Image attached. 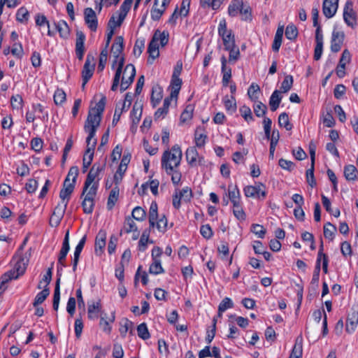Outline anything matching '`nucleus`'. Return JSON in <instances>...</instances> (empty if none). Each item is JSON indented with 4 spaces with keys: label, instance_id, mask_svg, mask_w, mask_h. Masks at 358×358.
I'll return each instance as SVG.
<instances>
[{
    "label": "nucleus",
    "instance_id": "f257e3e1",
    "mask_svg": "<svg viewBox=\"0 0 358 358\" xmlns=\"http://www.w3.org/2000/svg\"><path fill=\"white\" fill-rule=\"evenodd\" d=\"M104 167V164H94L92 166L84 184L82 192L83 199L95 201L101 180L99 175L103 171Z\"/></svg>",
    "mask_w": 358,
    "mask_h": 358
},
{
    "label": "nucleus",
    "instance_id": "f03ea898",
    "mask_svg": "<svg viewBox=\"0 0 358 358\" xmlns=\"http://www.w3.org/2000/svg\"><path fill=\"white\" fill-rule=\"evenodd\" d=\"M29 255L30 253L22 255L21 251L17 252L12 260L13 268L6 272L1 278L0 284L1 285H3L10 280L17 279L20 275L24 274L29 262Z\"/></svg>",
    "mask_w": 358,
    "mask_h": 358
},
{
    "label": "nucleus",
    "instance_id": "7ed1b4c3",
    "mask_svg": "<svg viewBox=\"0 0 358 358\" xmlns=\"http://www.w3.org/2000/svg\"><path fill=\"white\" fill-rule=\"evenodd\" d=\"M123 50V38L117 37L113 43L111 48V54L113 57L112 67H117L113 83L111 87L113 91L117 90L118 87L119 80L122 74V67L124 66V59L122 56Z\"/></svg>",
    "mask_w": 358,
    "mask_h": 358
},
{
    "label": "nucleus",
    "instance_id": "20e7f679",
    "mask_svg": "<svg viewBox=\"0 0 358 358\" xmlns=\"http://www.w3.org/2000/svg\"><path fill=\"white\" fill-rule=\"evenodd\" d=\"M182 150L176 144L170 150H165L162 157V167L167 173H171L180 164L182 159Z\"/></svg>",
    "mask_w": 358,
    "mask_h": 358
},
{
    "label": "nucleus",
    "instance_id": "39448f33",
    "mask_svg": "<svg viewBox=\"0 0 358 358\" xmlns=\"http://www.w3.org/2000/svg\"><path fill=\"white\" fill-rule=\"evenodd\" d=\"M105 101L101 99L94 108H92L88 113L87 118L85 123L84 129L85 132L96 133L101 120V113L104 110Z\"/></svg>",
    "mask_w": 358,
    "mask_h": 358
},
{
    "label": "nucleus",
    "instance_id": "423d86ee",
    "mask_svg": "<svg viewBox=\"0 0 358 358\" xmlns=\"http://www.w3.org/2000/svg\"><path fill=\"white\" fill-rule=\"evenodd\" d=\"M169 34L168 31H160L157 30L148 45V52L149 53L148 62L152 63L154 59L159 55V45L165 46L169 41Z\"/></svg>",
    "mask_w": 358,
    "mask_h": 358
},
{
    "label": "nucleus",
    "instance_id": "0eeeda50",
    "mask_svg": "<svg viewBox=\"0 0 358 358\" xmlns=\"http://www.w3.org/2000/svg\"><path fill=\"white\" fill-rule=\"evenodd\" d=\"M78 174V169L76 166L70 169L68 175L64 180L63 188L62 189L59 197L62 201H69L70 195L73 192L75 187V183Z\"/></svg>",
    "mask_w": 358,
    "mask_h": 358
},
{
    "label": "nucleus",
    "instance_id": "6e6552de",
    "mask_svg": "<svg viewBox=\"0 0 358 358\" xmlns=\"http://www.w3.org/2000/svg\"><path fill=\"white\" fill-rule=\"evenodd\" d=\"M134 0H124L120 10L115 12L108 22V28L115 29L120 27L127 16Z\"/></svg>",
    "mask_w": 358,
    "mask_h": 358
},
{
    "label": "nucleus",
    "instance_id": "1a4fd4ad",
    "mask_svg": "<svg viewBox=\"0 0 358 358\" xmlns=\"http://www.w3.org/2000/svg\"><path fill=\"white\" fill-rule=\"evenodd\" d=\"M136 69L133 64H129L124 68L122 67V74L118 84L121 92H124L129 88L134 81Z\"/></svg>",
    "mask_w": 358,
    "mask_h": 358
},
{
    "label": "nucleus",
    "instance_id": "9d476101",
    "mask_svg": "<svg viewBox=\"0 0 358 358\" xmlns=\"http://www.w3.org/2000/svg\"><path fill=\"white\" fill-rule=\"evenodd\" d=\"M218 34L222 38L225 49H230L236 45L234 35L232 34L231 30L227 29V22L224 18L220 20L218 25Z\"/></svg>",
    "mask_w": 358,
    "mask_h": 358
},
{
    "label": "nucleus",
    "instance_id": "9b49d317",
    "mask_svg": "<svg viewBox=\"0 0 358 358\" xmlns=\"http://www.w3.org/2000/svg\"><path fill=\"white\" fill-rule=\"evenodd\" d=\"M88 136L86 139L87 149L83 156V164L86 165H90L92 164L94 150L96 145V138H95V134L91 132H87Z\"/></svg>",
    "mask_w": 358,
    "mask_h": 358
},
{
    "label": "nucleus",
    "instance_id": "f8f14e48",
    "mask_svg": "<svg viewBox=\"0 0 358 358\" xmlns=\"http://www.w3.org/2000/svg\"><path fill=\"white\" fill-rule=\"evenodd\" d=\"M244 194L247 197L264 199L266 195V187L261 182L248 185L244 188Z\"/></svg>",
    "mask_w": 358,
    "mask_h": 358
},
{
    "label": "nucleus",
    "instance_id": "ddd939ff",
    "mask_svg": "<svg viewBox=\"0 0 358 358\" xmlns=\"http://www.w3.org/2000/svg\"><path fill=\"white\" fill-rule=\"evenodd\" d=\"M190 0H182L180 8H176L174 12L169 17L168 23L175 25L179 18L186 17L189 11Z\"/></svg>",
    "mask_w": 358,
    "mask_h": 358
},
{
    "label": "nucleus",
    "instance_id": "4468645a",
    "mask_svg": "<svg viewBox=\"0 0 358 358\" xmlns=\"http://www.w3.org/2000/svg\"><path fill=\"white\" fill-rule=\"evenodd\" d=\"M185 157L188 164L191 167L205 165L206 161L204 157L199 155L194 147H189L187 149Z\"/></svg>",
    "mask_w": 358,
    "mask_h": 358
},
{
    "label": "nucleus",
    "instance_id": "2eb2a0df",
    "mask_svg": "<svg viewBox=\"0 0 358 358\" xmlns=\"http://www.w3.org/2000/svg\"><path fill=\"white\" fill-rule=\"evenodd\" d=\"M343 20L345 24L351 28H355L357 25V13L354 10L353 3L350 1L345 3L343 9Z\"/></svg>",
    "mask_w": 358,
    "mask_h": 358
},
{
    "label": "nucleus",
    "instance_id": "dca6fc26",
    "mask_svg": "<svg viewBox=\"0 0 358 358\" xmlns=\"http://www.w3.org/2000/svg\"><path fill=\"white\" fill-rule=\"evenodd\" d=\"M171 0H155L150 11L151 18L153 20H159L166 10V6Z\"/></svg>",
    "mask_w": 358,
    "mask_h": 358
},
{
    "label": "nucleus",
    "instance_id": "f3484780",
    "mask_svg": "<svg viewBox=\"0 0 358 358\" xmlns=\"http://www.w3.org/2000/svg\"><path fill=\"white\" fill-rule=\"evenodd\" d=\"M345 38L343 31L334 28L331 34V50L334 52H338L342 47Z\"/></svg>",
    "mask_w": 358,
    "mask_h": 358
},
{
    "label": "nucleus",
    "instance_id": "a211bd4d",
    "mask_svg": "<svg viewBox=\"0 0 358 358\" xmlns=\"http://www.w3.org/2000/svg\"><path fill=\"white\" fill-rule=\"evenodd\" d=\"M94 70V58L90 55H87L82 71L83 76V87L86 85L88 80L93 75Z\"/></svg>",
    "mask_w": 358,
    "mask_h": 358
},
{
    "label": "nucleus",
    "instance_id": "6ab92c4d",
    "mask_svg": "<svg viewBox=\"0 0 358 358\" xmlns=\"http://www.w3.org/2000/svg\"><path fill=\"white\" fill-rule=\"evenodd\" d=\"M84 18L88 28L94 31L97 29L98 21L95 11L91 8H87L84 10Z\"/></svg>",
    "mask_w": 358,
    "mask_h": 358
},
{
    "label": "nucleus",
    "instance_id": "aec40b11",
    "mask_svg": "<svg viewBox=\"0 0 358 358\" xmlns=\"http://www.w3.org/2000/svg\"><path fill=\"white\" fill-rule=\"evenodd\" d=\"M338 0H324L322 11L327 18L334 17L338 10Z\"/></svg>",
    "mask_w": 358,
    "mask_h": 358
},
{
    "label": "nucleus",
    "instance_id": "412c9836",
    "mask_svg": "<svg viewBox=\"0 0 358 358\" xmlns=\"http://www.w3.org/2000/svg\"><path fill=\"white\" fill-rule=\"evenodd\" d=\"M358 324V310L352 308L348 313L346 320V331L351 334L354 332Z\"/></svg>",
    "mask_w": 358,
    "mask_h": 358
},
{
    "label": "nucleus",
    "instance_id": "4be33fe9",
    "mask_svg": "<svg viewBox=\"0 0 358 358\" xmlns=\"http://www.w3.org/2000/svg\"><path fill=\"white\" fill-rule=\"evenodd\" d=\"M115 319V313H111L110 316H107L106 313H101L99 325L102 330L107 333L110 334L111 331V326L110 324L114 322Z\"/></svg>",
    "mask_w": 358,
    "mask_h": 358
},
{
    "label": "nucleus",
    "instance_id": "5701e85b",
    "mask_svg": "<svg viewBox=\"0 0 358 358\" xmlns=\"http://www.w3.org/2000/svg\"><path fill=\"white\" fill-rule=\"evenodd\" d=\"M106 232L103 230L99 231L96 235L94 250L97 255H101L103 253L106 246Z\"/></svg>",
    "mask_w": 358,
    "mask_h": 358
},
{
    "label": "nucleus",
    "instance_id": "b1692460",
    "mask_svg": "<svg viewBox=\"0 0 358 358\" xmlns=\"http://www.w3.org/2000/svg\"><path fill=\"white\" fill-rule=\"evenodd\" d=\"M207 141L206 131L203 127H197L194 132V143L197 148H203Z\"/></svg>",
    "mask_w": 358,
    "mask_h": 358
},
{
    "label": "nucleus",
    "instance_id": "393cba45",
    "mask_svg": "<svg viewBox=\"0 0 358 358\" xmlns=\"http://www.w3.org/2000/svg\"><path fill=\"white\" fill-rule=\"evenodd\" d=\"M221 63H222V73L223 75L222 77V84L224 86H227L230 82V79L231 77V69L229 66L227 65V58L224 56L221 57Z\"/></svg>",
    "mask_w": 358,
    "mask_h": 358
},
{
    "label": "nucleus",
    "instance_id": "a878e982",
    "mask_svg": "<svg viewBox=\"0 0 358 358\" xmlns=\"http://www.w3.org/2000/svg\"><path fill=\"white\" fill-rule=\"evenodd\" d=\"M181 85L182 80L180 77H172L170 85L171 94L169 97L176 101Z\"/></svg>",
    "mask_w": 358,
    "mask_h": 358
},
{
    "label": "nucleus",
    "instance_id": "bb28decb",
    "mask_svg": "<svg viewBox=\"0 0 358 358\" xmlns=\"http://www.w3.org/2000/svg\"><path fill=\"white\" fill-rule=\"evenodd\" d=\"M69 231L66 233L65 237L62 243V247L59 252L58 263L64 265V261L66 259V257L69 251Z\"/></svg>",
    "mask_w": 358,
    "mask_h": 358
},
{
    "label": "nucleus",
    "instance_id": "cd10ccee",
    "mask_svg": "<svg viewBox=\"0 0 358 358\" xmlns=\"http://www.w3.org/2000/svg\"><path fill=\"white\" fill-rule=\"evenodd\" d=\"M303 354V338L298 336L295 340L294 345L289 358H302Z\"/></svg>",
    "mask_w": 358,
    "mask_h": 358
},
{
    "label": "nucleus",
    "instance_id": "c85d7f7f",
    "mask_svg": "<svg viewBox=\"0 0 358 358\" xmlns=\"http://www.w3.org/2000/svg\"><path fill=\"white\" fill-rule=\"evenodd\" d=\"M172 101L173 99H171V98L169 97H166L164 100L163 106L162 108H158L157 111L155 113L154 116L155 120H162L166 117L169 112L170 103Z\"/></svg>",
    "mask_w": 358,
    "mask_h": 358
},
{
    "label": "nucleus",
    "instance_id": "c756f323",
    "mask_svg": "<svg viewBox=\"0 0 358 358\" xmlns=\"http://www.w3.org/2000/svg\"><path fill=\"white\" fill-rule=\"evenodd\" d=\"M86 236H84L79 241L78 245H76L74 253H73V270L76 271L77 268V265L78 263L80 255L84 248L85 243L86 242Z\"/></svg>",
    "mask_w": 358,
    "mask_h": 358
},
{
    "label": "nucleus",
    "instance_id": "7c9ffc66",
    "mask_svg": "<svg viewBox=\"0 0 358 358\" xmlns=\"http://www.w3.org/2000/svg\"><path fill=\"white\" fill-rule=\"evenodd\" d=\"M101 303L99 301H93L92 303L89 304L87 308L88 317L90 320L97 319L101 312Z\"/></svg>",
    "mask_w": 358,
    "mask_h": 358
},
{
    "label": "nucleus",
    "instance_id": "2f4dec72",
    "mask_svg": "<svg viewBox=\"0 0 358 358\" xmlns=\"http://www.w3.org/2000/svg\"><path fill=\"white\" fill-rule=\"evenodd\" d=\"M163 97V89L159 85L152 87L151 94V103L153 107H156L161 101Z\"/></svg>",
    "mask_w": 358,
    "mask_h": 358
},
{
    "label": "nucleus",
    "instance_id": "473e14b6",
    "mask_svg": "<svg viewBox=\"0 0 358 358\" xmlns=\"http://www.w3.org/2000/svg\"><path fill=\"white\" fill-rule=\"evenodd\" d=\"M158 215V206L155 201H152L149 208V224L150 227L153 228L155 225V221L157 220Z\"/></svg>",
    "mask_w": 358,
    "mask_h": 358
},
{
    "label": "nucleus",
    "instance_id": "72a5a7b5",
    "mask_svg": "<svg viewBox=\"0 0 358 358\" xmlns=\"http://www.w3.org/2000/svg\"><path fill=\"white\" fill-rule=\"evenodd\" d=\"M243 4L242 0H232L228 7V14L231 17L237 16Z\"/></svg>",
    "mask_w": 358,
    "mask_h": 358
},
{
    "label": "nucleus",
    "instance_id": "f704fd0d",
    "mask_svg": "<svg viewBox=\"0 0 358 358\" xmlns=\"http://www.w3.org/2000/svg\"><path fill=\"white\" fill-rule=\"evenodd\" d=\"M119 194H120V189L119 187L117 185H115L113 187L110 192L108 202H107V207L108 209H112L114 206L115 205L116 202L118 200L119 198Z\"/></svg>",
    "mask_w": 358,
    "mask_h": 358
},
{
    "label": "nucleus",
    "instance_id": "c9c22d12",
    "mask_svg": "<svg viewBox=\"0 0 358 358\" xmlns=\"http://www.w3.org/2000/svg\"><path fill=\"white\" fill-rule=\"evenodd\" d=\"M142 105L139 103H135L131 112V119L133 124H137L139 122L142 115Z\"/></svg>",
    "mask_w": 358,
    "mask_h": 358
},
{
    "label": "nucleus",
    "instance_id": "e433bc0d",
    "mask_svg": "<svg viewBox=\"0 0 358 358\" xmlns=\"http://www.w3.org/2000/svg\"><path fill=\"white\" fill-rule=\"evenodd\" d=\"M281 100L282 96L280 95V92L279 90H275L271 94L269 100V106L272 111L277 110Z\"/></svg>",
    "mask_w": 358,
    "mask_h": 358
},
{
    "label": "nucleus",
    "instance_id": "4c0bfd02",
    "mask_svg": "<svg viewBox=\"0 0 358 358\" xmlns=\"http://www.w3.org/2000/svg\"><path fill=\"white\" fill-rule=\"evenodd\" d=\"M283 32V27H279L275 32L274 41L272 45L273 50L275 52H278L281 46Z\"/></svg>",
    "mask_w": 358,
    "mask_h": 358
},
{
    "label": "nucleus",
    "instance_id": "58836bf2",
    "mask_svg": "<svg viewBox=\"0 0 358 358\" xmlns=\"http://www.w3.org/2000/svg\"><path fill=\"white\" fill-rule=\"evenodd\" d=\"M232 204H233L232 211H233V214L235 216V217L240 221L245 220L246 215H245V213L242 207L241 201L238 202V203H234Z\"/></svg>",
    "mask_w": 358,
    "mask_h": 358
},
{
    "label": "nucleus",
    "instance_id": "ea45409f",
    "mask_svg": "<svg viewBox=\"0 0 358 358\" xmlns=\"http://www.w3.org/2000/svg\"><path fill=\"white\" fill-rule=\"evenodd\" d=\"M321 263H322V269L324 272L327 273L328 271V257L323 253L322 246H321V248L318 252L316 265H319V268H320Z\"/></svg>",
    "mask_w": 358,
    "mask_h": 358
},
{
    "label": "nucleus",
    "instance_id": "a19ab883",
    "mask_svg": "<svg viewBox=\"0 0 358 358\" xmlns=\"http://www.w3.org/2000/svg\"><path fill=\"white\" fill-rule=\"evenodd\" d=\"M357 171L354 165H347L344 167V176L348 180H355L357 178Z\"/></svg>",
    "mask_w": 358,
    "mask_h": 358
},
{
    "label": "nucleus",
    "instance_id": "79ce46f5",
    "mask_svg": "<svg viewBox=\"0 0 358 358\" xmlns=\"http://www.w3.org/2000/svg\"><path fill=\"white\" fill-rule=\"evenodd\" d=\"M228 196L232 203L241 202L240 192L236 186H229Z\"/></svg>",
    "mask_w": 358,
    "mask_h": 358
},
{
    "label": "nucleus",
    "instance_id": "37998d69",
    "mask_svg": "<svg viewBox=\"0 0 358 358\" xmlns=\"http://www.w3.org/2000/svg\"><path fill=\"white\" fill-rule=\"evenodd\" d=\"M223 102L224 104V107L226 110L229 112L230 113H233L236 110V99L234 97V96H231L230 97L226 96L223 99Z\"/></svg>",
    "mask_w": 358,
    "mask_h": 358
},
{
    "label": "nucleus",
    "instance_id": "c03bdc74",
    "mask_svg": "<svg viewBox=\"0 0 358 358\" xmlns=\"http://www.w3.org/2000/svg\"><path fill=\"white\" fill-rule=\"evenodd\" d=\"M152 264L149 268V273L153 275L163 273L164 270L162 266L161 260H152Z\"/></svg>",
    "mask_w": 358,
    "mask_h": 358
},
{
    "label": "nucleus",
    "instance_id": "a18cd8bd",
    "mask_svg": "<svg viewBox=\"0 0 358 358\" xmlns=\"http://www.w3.org/2000/svg\"><path fill=\"white\" fill-rule=\"evenodd\" d=\"M123 230L126 233L137 232L138 227L133 218L128 217L125 219Z\"/></svg>",
    "mask_w": 358,
    "mask_h": 358
},
{
    "label": "nucleus",
    "instance_id": "49530a36",
    "mask_svg": "<svg viewBox=\"0 0 358 358\" xmlns=\"http://www.w3.org/2000/svg\"><path fill=\"white\" fill-rule=\"evenodd\" d=\"M225 0H200L201 5L203 7H210L213 10H217Z\"/></svg>",
    "mask_w": 358,
    "mask_h": 358
},
{
    "label": "nucleus",
    "instance_id": "de8ad7c7",
    "mask_svg": "<svg viewBox=\"0 0 358 358\" xmlns=\"http://www.w3.org/2000/svg\"><path fill=\"white\" fill-rule=\"evenodd\" d=\"M279 140V133L275 131H273L271 138V144H270V150H269V158L271 159H273L274 158V152L275 150V147L278 144Z\"/></svg>",
    "mask_w": 358,
    "mask_h": 358
},
{
    "label": "nucleus",
    "instance_id": "09e8293b",
    "mask_svg": "<svg viewBox=\"0 0 358 358\" xmlns=\"http://www.w3.org/2000/svg\"><path fill=\"white\" fill-rule=\"evenodd\" d=\"M336 231V227L331 224L330 222L327 223L324 226V236L326 238L330 241H332L334 239Z\"/></svg>",
    "mask_w": 358,
    "mask_h": 358
},
{
    "label": "nucleus",
    "instance_id": "8fccbe9b",
    "mask_svg": "<svg viewBox=\"0 0 358 358\" xmlns=\"http://www.w3.org/2000/svg\"><path fill=\"white\" fill-rule=\"evenodd\" d=\"M167 224L168 221L165 215H162L159 217H158L157 220L155 221V227L162 233H164L167 230Z\"/></svg>",
    "mask_w": 358,
    "mask_h": 358
},
{
    "label": "nucleus",
    "instance_id": "3c124183",
    "mask_svg": "<svg viewBox=\"0 0 358 358\" xmlns=\"http://www.w3.org/2000/svg\"><path fill=\"white\" fill-rule=\"evenodd\" d=\"M120 0H94L95 9L101 11L103 6L109 7L112 5H116Z\"/></svg>",
    "mask_w": 358,
    "mask_h": 358
},
{
    "label": "nucleus",
    "instance_id": "603ef678",
    "mask_svg": "<svg viewBox=\"0 0 358 358\" xmlns=\"http://www.w3.org/2000/svg\"><path fill=\"white\" fill-rule=\"evenodd\" d=\"M56 28L62 38H66L69 35V29L64 21H60L56 24Z\"/></svg>",
    "mask_w": 358,
    "mask_h": 358
},
{
    "label": "nucleus",
    "instance_id": "864d4df0",
    "mask_svg": "<svg viewBox=\"0 0 358 358\" xmlns=\"http://www.w3.org/2000/svg\"><path fill=\"white\" fill-rule=\"evenodd\" d=\"M152 243V241L149 240V231L145 230L143 232L141 238L138 242V249L141 251H144L147 248V245L148 243Z\"/></svg>",
    "mask_w": 358,
    "mask_h": 358
},
{
    "label": "nucleus",
    "instance_id": "5fc2aeb1",
    "mask_svg": "<svg viewBox=\"0 0 358 358\" xmlns=\"http://www.w3.org/2000/svg\"><path fill=\"white\" fill-rule=\"evenodd\" d=\"M193 108L192 106H187L180 115V123L185 124L188 122L193 115Z\"/></svg>",
    "mask_w": 358,
    "mask_h": 358
},
{
    "label": "nucleus",
    "instance_id": "6e6d98bb",
    "mask_svg": "<svg viewBox=\"0 0 358 358\" xmlns=\"http://www.w3.org/2000/svg\"><path fill=\"white\" fill-rule=\"evenodd\" d=\"M234 306L233 301L230 298L225 297L220 303L218 306L219 316H221L222 313L226 311L227 309L232 308Z\"/></svg>",
    "mask_w": 358,
    "mask_h": 358
},
{
    "label": "nucleus",
    "instance_id": "4d7b16f0",
    "mask_svg": "<svg viewBox=\"0 0 358 358\" xmlns=\"http://www.w3.org/2000/svg\"><path fill=\"white\" fill-rule=\"evenodd\" d=\"M133 323L131 321L128 320L127 319L122 320L119 329L121 336L123 337L126 336L127 332L131 331Z\"/></svg>",
    "mask_w": 358,
    "mask_h": 358
},
{
    "label": "nucleus",
    "instance_id": "13d9d810",
    "mask_svg": "<svg viewBox=\"0 0 358 358\" xmlns=\"http://www.w3.org/2000/svg\"><path fill=\"white\" fill-rule=\"evenodd\" d=\"M85 36L82 31L76 33V51H85Z\"/></svg>",
    "mask_w": 358,
    "mask_h": 358
},
{
    "label": "nucleus",
    "instance_id": "bf43d9fd",
    "mask_svg": "<svg viewBox=\"0 0 358 358\" xmlns=\"http://www.w3.org/2000/svg\"><path fill=\"white\" fill-rule=\"evenodd\" d=\"M239 112H240L241 116L244 118V120L247 122L249 123L254 120V118H253V116L252 114V111H251V109L250 108V107L244 105L240 108Z\"/></svg>",
    "mask_w": 358,
    "mask_h": 358
},
{
    "label": "nucleus",
    "instance_id": "052dcab7",
    "mask_svg": "<svg viewBox=\"0 0 358 358\" xmlns=\"http://www.w3.org/2000/svg\"><path fill=\"white\" fill-rule=\"evenodd\" d=\"M280 127H285L287 131L292 129V126L289 122L288 115L285 113H281L278 117Z\"/></svg>",
    "mask_w": 358,
    "mask_h": 358
},
{
    "label": "nucleus",
    "instance_id": "680f3d73",
    "mask_svg": "<svg viewBox=\"0 0 358 358\" xmlns=\"http://www.w3.org/2000/svg\"><path fill=\"white\" fill-rule=\"evenodd\" d=\"M293 85V77L290 75H287L285 77L284 80L281 83L280 86V93H286L292 87Z\"/></svg>",
    "mask_w": 358,
    "mask_h": 358
},
{
    "label": "nucleus",
    "instance_id": "e2e57ef3",
    "mask_svg": "<svg viewBox=\"0 0 358 358\" xmlns=\"http://www.w3.org/2000/svg\"><path fill=\"white\" fill-rule=\"evenodd\" d=\"M50 291L48 288H44L41 292H38L35 297L34 306L36 307L41 304L49 295Z\"/></svg>",
    "mask_w": 358,
    "mask_h": 358
},
{
    "label": "nucleus",
    "instance_id": "0e129e2a",
    "mask_svg": "<svg viewBox=\"0 0 358 358\" xmlns=\"http://www.w3.org/2000/svg\"><path fill=\"white\" fill-rule=\"evenodd\" d=\"M29 13L24 7L20 8L16 13V20L20 22H25L28 20Z\"/></svg>",
    "mask_w": 358,
    "mask_h": 358
},
{
    "label": "nucleus",
    "instance_id": "69168bd1",
    "mask_svg": "<svg viewBox=\"0 0 358 358\" xmlns=\"http://www.w3.org/2000/svg\"><path fill=\"white\" fill-rule=\"evenodd\" d=\"M66 93L62 89H57L54 94V102L56 105H62L66 101Z\"/></svg>",
    "mask_w": 358,
    "mask_h": 358
},
{
    "label": "nucleus",
    "instance_id": "338daca9",
    "mask_svg": "<svg viewBox=\"0 0 358 358\" xmlns=\"http://www.w3.org/2000/svg\"><path fill=\"white\" fill-rule=\"evenodd\" d=\"M145 216L146 213L145 210L141 207L137 206L134 208L132 210V217L136 220L143 221L145 220Z\"/></svg>",
    "mask_w": 358,
    "mask_h": 358
},
{
    "label": "nucleus",
    "instance_id": "774afa93",
    "mask_svg": "<svg viewBox=\"0 0 358 358\" xmlns=\"http://www.w3.org/2000/svg\"><path fill=\"white\" fill-rule=\"evenodd\" d=\"M259 90L260 89L258 85L255 83L251 84L248 90V94L252 101H256L258 99V94Z\"/></svg>",
    "mask_w": 358,
    "mask_h": 358
}]
</instances>
